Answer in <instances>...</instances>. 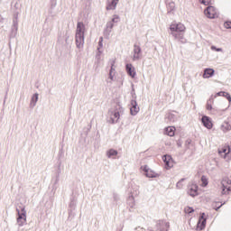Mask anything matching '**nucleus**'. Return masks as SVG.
Returning <instances> with one entry per match:
<instances>
[{
    "instance_id": "9d476101",
    "label": "nucleus",
    "mask_w": 231,
    "mask_h": 231,
    "mask_svg": "<svg viewBox=\"0 0 231 231\" xmlns=\"http://www.w3.org/2000/svg\"><path fill=\"white\" fill-rule=\"evenodd\" d=\"M188 194L191 198H196L199 193L198 192V185L196 183H191L188 186Z\"/></svg>"
},
{
    "instance_id": "4468645a",
    "label": "nucleus",
    "mask_w": 231,
    "mask_h": 231,
    "mask_svg": "<svg viewBox=\"0 0 231 231\" xmlns=\"http://www.w3.org/2000/svg\"><path fill=\"white\" fill-rule=\"evenodd\" d=\"M201 120L204 127L207 129H212V121L210 120V117L204 116Z\"/></svg>"
},
{
    "instance_id": "b1692460",
    "label": "nucleus",
    "mask_w": 231,
    "mask_h": 231,
    "mask_svg": "<svg viewBox=\"0 0 231 231\" xmlns=\"http://www.w3.org/2000/svg\"><path fill=\"white\" fill-rule=\"evenodd\" d=\"M221 130H222L224 133H226V132L230 131V130H231L230 123H228V122H224V123L221 125Z\"/></svg>"
},
{
    "instance_id": "bb28decb",
    "label": "nucleus",
    "mask_w": 231,
    "mask_h": 231,
    "mask_svg": "<svg viewBox=\"0 0 231 231\" xmlns=\"http://www.w3.org/2000/svg\"><path fill=\"white\" fill-rule=\"evenodd\" d=\"M115 75H116V73L109 72L108 79H107V82L109 84H112L113 82H115L116 80V78L115 77Z\"/></svg>"
},
{
    "instance_id": "20e7f679",
    "label": "nucleus",
    "mask_w": 231,
    "mask_h": 231,
    "mask_svg": "<svg viewBox=\"0 0 231 231\" xmlns=\"http://www.w3.org/2000/svg\"><path fill=\"white\" fill-rule=\"evenodd\" d=\"M221 194H230L231 191V180L228 178H225L221 181Z\"/></svg>"
},
{
    "instance_id": "c9c22d12",
    "label": "nucleus",
    "mask_w": 231,
    "mask_h": 231,
    "mask_svg": "<svg viewBox=\"0 0 231 231\" xmlns=\"http://www.w3.org/2000/svg\"><path fill=\"white\" fill-rule=\"evenodd\" d=\"M104 38L103 37H100L99 38V42H98V47H97V51H100V48H103L104 44Z\"/></svg>"
},
{
    "instance_id": "7ed1b4c3",
    "label": "nucleus",
    "mask_w": 231,
    "mask_h": 231,
    "mask_svg": "<svg viewBox=\"0 0 231 231\" xmlns=\"http://www.w3.org/2000/svg\"><path fill=\"white\" fill-rule=\"evenodd\" d=\"M18 217L16 219L17 225L20 226H24L26 225V208L24 207H20L19 208H16Z\"/></svg>"
},
{
    "instance_id": "f257e3e1",
    "label": "nucleus",
    "mask_w": 231,
    "mask_h": 231,
    "mask_svg": "<svg viewBox=\"0 0 231 231\" xmlns=\"http://www.w3.org/2000/svg\"><path fill=\"white\" fill-rule=\"evenodd\" d=\"M86 32V25L82 22H79L77 23L76 28V46L79 50H82L84 48V33Z\"/></svg>"
},
{
    "instance_id": "cd10ccee",
    "label": "nucleus",
    "mask_w": 231,
    "mask_h": 231,
    "mask_svg": "<svg viewBox=\"0 0 231 231\" xmlns=\"http://www.w3.org/2000/svg\"><path fill=\"white\" fill-rule=\"evenodd\" d=\"M219 154L222 158H226V154H228V152H230V148L226 149V148H223L222 150H220Z\"/></svg>"
},
{
    "instance_id": "423d86ee",
    "label": "nucleus",
    "mask_w": 231,
    "mask_h": 231,
    "mask_svg": "<svg viewBox=\"0 0 231 231\" xmlns=\"http://www.w3.org/2000/svg\"><path fill=\"white\" fill-rule=\"evenodd\" d=\"M138 113H140V106H138L136 97H134L130 103V115H132V116H136Z\"/></svg>"
},
{
    "instance_id": "72a5a7b5",
    "label": "nucleus",
    "mask_w": 231,
    "mask_h": 231,
    "mask_svg": "<svg viewBox=\"0 0 231 231\" xmlns=\"http://www.w3.org/2000/svg\"><path fill=\"white\" fill-rule=\"evenodd\" d=\"M199 3L205 6H208V5H212V0H199Z\"/></svg>"
},
{
    "instance_id": "ddd939ff",
    "label": "nucleus",
    "mask_w": 231,
    "mask_h": 231,
    "mask_svg": "<svg viewBox=\"0 0 231 231\" xmlns=\"http://www.w3.org/2000/svg\"><path fill=\"white\" fill-rule=\"evenodd\" d=\"M125 68L128 75L132 77V79H134L136 77V70L134 67H133V64L127 63Z\"/></svg>"
},
{
    "instance_id": "a211bd4d",
    "label": "nucleus",
    "mask_w": 231,
    "mask_h": 231,
    "mask_svg": "<svg viewBox=\"0 0 231 231\" xmlns=\"http://www.w3.org/2000/svg\"><path fill=\"white\" fill-rule=\"evenodd\" d=\"M214 73H216V70H214V69H205L202 77L203 79H210L214 77Z\"/></svg>"
},
{
    "instance_id": "4c0bfd02",
    "label": "nucleus",
    "mask_w": 231,
    "mask_h": 231,
    "mask_svg": "<svg viewBox=\"0 0 231 231\" xmlns=\"http://www.w3.org/2000/svg\"><path fill=\"white\" fill-rule=\"evenodd\" d=\"M211 50L213 51H223L222 48H217L216 46H211Z\"/></svg>"
},
{
    "instance_id": "79ce46f5",
    "label": "nucleus",
    "mask_w": 231,
    "mask_h": 231,
    "mask_svg": "<svg viewBox=\"0 0 231 231\" xmlns=\"http://www.w3.org/2000/svg\"><path fill=\"white\" fill-rule=\"evenodd\" d=\"M115 64H116V61H115V60H113L111 61V68H116V67L115 66Z\"/></svg>"
},
{
    "instance_id": "39448f33",
    "label": "nucleus",
    "mask_w": 231,
    "mask_h": 231,
    "mask_svg": "<svg viewBox=\"0 0 231 231\" xmlns=\"http://www.w3.org/2000/svg\"><path fill=\"white\" fill-rule=\"evenodd\" d=\"M118 120H120V112L118 110L108 111V124H118Z\"/></svg>"
},
{
    "instance_id": "393cba45",
    "label": "nucleus",
    "mask_w": 231,
    "mask_h": 231,
    "mask_svg": "<svg viewBox=\"0 0 231 231\" xmlns=\"http://www.w3.org/2000/svg\"><path fill=\"white\" fill-rule=\"evenodd\" d=\"M167 10H168V14L174 12V10H176V4L174 2H170L167 5Z\"/></svg>"
},
{
    "instance_id": "c03bdc74",
    "label": "nucleus",
    "mask_w": 231,
    "mask_h": 231,
    "mask_svg": "<svg viewBox=\"0 0 231 231\" xmlns=\"http://www.w3.org/2000/svg\"><path fill=\"white\" fill-rule=\"evenodd\" d=\"M178 147H181V143H177Z\"/></svg>"
},
{
    "instance_id": "f8f14e48",
    "label": "nucleus",
    "mask_w": 231,
    "mask_h": 231,
    "mask_svg": "<svg viewBox=\"0 0 231 231\" xmlns=\"http://www.w3.org/2000/svg\"><path fill=\"white\" fill-rule=\"evenodd\" d=\"M207 225V218H205V213H202L197 224V230H203Z\"/></svg>"
},
{
    "instance_id": "ea45409f",
    "label": "nucleus",
    "mask_w": 231,
    "mask_h": 231,
    "mask_svg": "<svg viewBox=\"0 0 231 231\" xmlns=\"http://www.w3.org/2000/svg\"><path fill=\"white\" fill-rule=\"evenodd\" d=\"M101 55H102V52H101L100 51H97V55H96L97 60H98V61L100 60Z\"/></svg>"
},
{
    "instance_id": "2eb2a0df",
    "label": "nucleus",
    "mask_w": 231,
    "mask_h": 231,
    "mask_svg": "<svg viewBox=\"0 0 231 231\" xmlns=\"http://www.w3.org/2000/svg\"><path fill=\"white\" fill-rule=\"evenodd\" d=\"M119 0H107L106 10H116Z\"/></svg>"
},
{
    "instance_id": "f3484780",
    "label": "nucleus",
    "mask_w": 231,
    "mask_h": 231,
    "mask_svg": "<svg viewBox=\"0 0 231 231\" xmlns=\"http://www.w3.org/2000/svg\"><path fill=\"white\" fill-rule=\"evenodd\" d=\"M162 160L165 163L166 169H171V167H172V158L171 157V155H164L162 157Z\"/></svg>"
},
{
    "instance_id": "58836bf2",
    "label": "nucleus",
    "mask_w": 231,
    "mask_h": 231,
    "mask_svg": "<svg viewBox=\"0 0 231 231\" xmlns=\"http://www.w3.org/2000/svg\"><path fill=\"white\" fill-rule=\"evenodd\" d=\"M225 28L231 29V22H226L224 23Z\"/></svg>"
},
{
    "instance_id": "6e6552de",
    "label": "nucleus",
    "mask_w": 231,
    "mask_h": 231,
    "mask_svg": "<svg viewBox=\"0 0 231 231\" xmlns=\"http://www.w3.org/2000/svg\"><path fill=\"white\" fill-rule=\"evenodd\" d=\"M204 14L208 19H216L217 17V10L214 6H208L205 9Z\"/></svg>"
},
{
    "instance_id": "4be33fe9",
    "label": "nucleus",
    "mask_w": 231,
    "mask_h": 231,
    "mask_svg": "<svg viewBox=\"0 0 231 231\" xmlns=\"http://www.w3.org/2000/svg\"><path fill=\"white\" fill-rule=\"evenodd\" d=\"M226 97V98H227V100H229V102H231V97L230 94L225 92V91H220L218 93H217L216 95L213 96V97Z\"/></svg>"
},
{
    "instance_id": "c85d7f7f",
    "label": "nucleus",
    "mask_w": 231,
    "mask_h": 231,
    "mask_svg": "<svg viewBox=\"0 0 231 231\" xmlns=\"http://www.w3.org/2000/svg\"><path fill=\"white\" fill-rule=\"evenodd\" d=\"M167 122H170V124H173V122H176V116L173 114H168L166 116Z\"/></svg>"
},
{
    "instance_id": "473e14b6",
    "label": "nucleus",
    "mask_w": 231,
    "mask_h": 231,
    "mask_svg": "<svg viewBox=\"0 0 231 231\" xmlns=\"http://www.w3.org/2000/svg\"><path fill=\"white\" fill-rule=\"evenodd\" d=\"M183 181H185V179H180L177 182V184H176L177 189H183Z\"/></svg>"
},
{
    "instance_id": "dca6fc26",
    "label": "nucleus",
    "mask_w": 231,
    "mask_h": 231,
    "mask_svg": "<svg viewBox=\"0 0 231 231\" xmlns=\"http://www.w3.org/2000/svg\"><path fill=\"white\" fill-rule=\"evenodd\" d=\"M37 102H39V93H35L32 95L31 101H30V107L33 109L35 106H37Z\"/></svg>"
},
{
    "instance_id": "6ab92c4d",
    "label": "nucleus",
    "mask_w": 231,
    "mask_h": 231,
    "mask_svg": "<svg viewBox=\"0 0 231 231\" xmlns=\"http://www.w3.org/2000/svg\"><path fill=\"white\" fill-rule=\"evenodd\" d=\"M116 156H118V151L115 149H110L106 151V157H108L109 159L116 160Z\"/></svg>"
},
{
    "instance_id": "c756f323",
    "label": "nucleus",
    "mask_w": 231,
    "mask_h": 231,
    "mask_svg": "<svg viewBox=\"0 0 231 231\" xmlns=\"http://www.w3.org/2000/svg\"><path fill=\"white\" fill-rule=\"evenodd\" d=\"M110 22L114 24H118V23H120V16L118 14H114Z\"/></svg>"
},
{
    "instance_id": "37998d69",
    "label": "nucleus",
    "mask_w": 231,
    "mask_h": 231,
    "mask_svg": "<svg viewBox=\"0 0 231 231\" xmlns=\"http://www.w3.org/2000/svg\"><path fill=\"white\" fill-rule=\"evenodd\" d=\"M138 194H140V191L136 190L135 191V196H138Z\"/></svg>"
},
{
    "instance_id": "a19ab883",
    "label": "nucleus",
    "mask_w": 231,
    "mask_h": 231,
    "mask_svg": "<svg viewBox=\"0 0 231 231\" xmlns=\"http://www.w3.org/2000/svg\"><path fill=\"white\" fill-rule=\"evenodd\" d=\"M110 73H116V67H110Z\"/></svg>"
},
{
    "instance_id": "1a4fd4ad",
    "label": "nucleus",
    "mask_w": 231,
    "mask_h": 231,
    "mask_svg": "<svg viewBox=\"0 0 231 231\" xmlns=\"http://www.w3.org/2000/svg\"><path fill=\"white\" fill-rule=\"evenodd\" d=\"M142 59V48L140 45H134L133 60H140Z\"/></svg>"
},
{
    "instance_id": "f03ea898",
    "label": "nucleus",
    "mask_w": 231,
    "mask_h": 231,
    "mask_svg": "<svg viewBox=\"0 0 231 231\" xmlns=\"http://www.w3.org/2000/svg\"><path fill=\"white\" fill-rule=\"evenodd\" d=\"M185 25L181 23H171L170 25L171 34L177 41H183L185 35Z\"/></svg>"
},
{
    "instance_id": "f704fd0d",
    "label": "nucleus",
    "mask_w": 231,
    "mask_h": 231,
    "mask_svg": "<svg viewBox=\"0 0 231 231\" xmlns=\"http://www.w3.org/2000/svg\"><path fill=\"white\" fill-rule=\"evenodd\" d=\"M184 212H185V214H192V212H194V208L186 207L184 208Z\"/></svg>"
},
{
    "instance_id": "2f4dec72",
    "label": "nucleus",
    "mask_w": 231,
    "mask_h": 231,
    "mask_svg": "<svg viewBox=\"0 0 231 231\" xmlns=\"http://www.w3.org/2000/svg\"><path fill=\"white\" fill-rule=\"evenodd\" d=\"M201 181H202V187H207L208 185V180H207V177L202 176Z\"/></svg>"
},
{
    "instance_id": "a878e982",
    "label": "nucleus",
    "mask_w": 231,
    "mask_h": 231,
    "mask_svg": "<svg viewBox=\"0 0 231 231\" xmlns=\"http://www.w3.org/2000/svg\"><path fill=\"white\" fill-rule=\"evenodd\" d=\"M113 28H115V23H112L111 21H108L106 23V32H107V33H111V32L113 31Z\"/></svg>"
},
{
    "instance_id": "5701e85b",
    "label": "nucleus",
    "mask_w": 231,
    "mask_h": 231,
    "mask_svg": "<svg viewBox=\"0 0 231 231\" xmlns=\"http://www.w3.org/2000/svg\"><path fill=\"white\" fill-rule=\"evenodd\" d=\"M214 95H212L207 102L206 107L208 111H212V105L214 104Z\"/></svg>"
},
{
    "instance_id": "e433bc0d",
    "label": "nucleus",
    "mask_w": 231,
    "mask_h": 231,
    "mask_svg": "<svg viewBox=\"0 0 231 231\" xmlns=\"http://www.w3.org/2000/svg\"><path fill=\"white\" fill-rule=\"evenodd\" d=\"M213 208H215V210H219V208H221V207H223V204H221L220 206H217V202H214L212 204Z\"/></svg>"
},
{
    "instance_id": "aec40b11",
    "label": "nucleus",
    "mask_w": 231,
    "mask_h": 231,
    "mask_svg": "<svg viewBox=\"0 0 231 231\" xmlns=\"http://www.w3.org/2000/svg\"><path fill=\"white\" fill-rule=\"evenodd\" d=\"M176 128L174 126H168L164 130V134H167V136H174Z\"/></svg>"
},
{
    "instance_id": "412c9836",
    "label": "nucleus",
    "mask_w": 231,
    "mask_h": 231,
    "mask_svg": "<svg viewBox=\"0 0 231 231\" xmlns=\"http://www.w3.org/2000/svg\"><path fill=\"white\" fill-rule=\"evenodd\" d=\"M126 203L128 207H130V208H134V207H136V201L134 200V196L133 195L129 196Z\"/></svg>"
},
{
    "instance_id": "7c9ffc66",
    "label": "nucleus",
    "mask_w": 231,
    "mask_h": 231,
    "mask_svg": "<svg viewBox=\"0 0 231 231\" xmlns=\"http://www.w3.org/2000/svg\"><path fill=\"white\" fill-rule=\"evenodd\" d=\"M190 145H192V140H190V139L186 140V142H185V149H186V151L190 149Z\"/></svg>"
},
{
    "instance_id": "9b49d317",
    "label": "nucleus",
    "mask_w": 231,
    "mask_h": 231,
    "mask_svg": "<svg viewBox=\"0 0 231 231\" xmlns=\"http://www.w3.org/2000/svg\"><path fill=\"white\" fill-rule=\"evenodd\" d=\"M170 226L169 222L160 220L157 224V231H169Z\"/></svg>"
},
{
    "instance_id": "0eeeda50",
    "label": "nucleus",
    "mask_w": 231,
    "mask_h": 231,
    "mask_svg": "<svg viewBox=\"0 0 231 231\" xmlns=\"http://www.w3.org/2000/svg\"><path fill=\"white\" fill-rule=\"evenodd\" d=\"M141 169L143 171L146 178H160V174L151 170L150 167L147 165L142 166Z\"/></svg>"
}]
</instances>
